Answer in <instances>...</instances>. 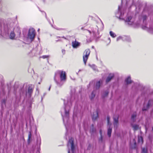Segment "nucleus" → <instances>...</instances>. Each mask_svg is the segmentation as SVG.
<instances>
[{"instance_id":"nucleus-1","label":"nucleus","mask_w":153,"mask_h":153,"mask_svg":"<svg viewBox=\"0 0 153 153\" xmlns=\"http://www.w3.org/2000/svg\"><path fill=\"white\" fill-rule=\"evenodd\" d=\"M128 3L127 0H122L121 4L118 8V18L124 20L126 24L138 27L143 23L142 28L149 33H153V23L148 25L146 24L147 16L142 14L139 17L140 21H135V15L130 11V8H127Z\"/></svg>"},{"instance_id":"nucleus-2","label":"nucleus","mask_w":153,"mask_h":153,"mask_svg":"<svg viewBox=\"0 0 153 153\" xmlns=\"http://www.w3.org/2000/svg\"><path fill=\"white\" fill-rule=\"evenodd\" d=\"M10 32L9 37L11 39H14L20 36V29L18 26L14 27L13 23H4L2 25L0 22V34L7 35Z\"/></svg>"},{"instance_id":"nucleus-3","label":"nucleus","mask_w":153,"mask_h":153,"mask_svg":"<svg viewBox=\"0 0 153 153\" xmlns=\"http://www.w3.org/2000/svg\"><path fill=\"white\" fill-rule=\"evenodd\" d=\"M66 74L65 71H59L55 74L54 79L57 85L60 86L66 80Z\"/></svg>"},{"instance_id":"nucleus-4","label":"nucleus","mask_w":153,"mask_h":153,"mask_svg":"<svg viewBox=\"0 0 153 153\" xmlns=\"http://www.w3.org/2000/svg\"><path fill=\"white\" fill-rule=\"evenodd\" d=\"M66 103L65 102H64V107L62 109L61 111L63 121L65 126V122L67 121L68 118L69 111L70 106L72 104L71 100H68L67 105H66Z\"/></svg>"},{"instance_id":"nucleus-5","label":"nucleus","mask_w":153,"mask_h":153,"mask_svg":"<svg viewBox=\"0 0 153 153\" xmlns=\"http://www.w3.org/2000/svg\"><path fill=\"white\" fill-rule=\"evenodd\" d=\"M153 104V100L150 99L149 100H145L143 104V108L142 109L143 111H144L148 110L152 106Z\"/></svg>"},{"instance_id":"nucleus-6","label":"nucleus","mask_w":153,"mask_h":153,"mask_svg":"<svg viewBox=\"0 0 153 153\" xmlns=\"http://www.w3.org/2000/svg\"><path fill=\"white\" fill-rule=\"evenodd\" d=\"M35 35V33L34 29L33 28H30L27 35V39L30 40V41L31 42L34 39Z\"/></svg>"},{"instance_id":"nucleus-7","label":"nucleus","mask_w":153,"mask_h":153,"mask_svg":"<svg viewBox=\"0 0 153 153\" xmlns=\"http://www.w3.org/2000/svg\"><path fill=\"white\" fill-rule=\"evenodd\" d=\"M67 147L68 148V153H70V148H71L72 153H73L74 152L75 147L73 138H71L69 139L67 144Z\"/></svg>"},{"instance_id":"nucleus-8","label":"nucleus","mask_w":153,"mask_h":153,"mask_svg":"<svg viewBox=\"0 0 153 153\" xmlns=\"http://www.w3.org/2000/svg\"><path fill=\"white\" fill-rule=\"evenodd\" d=\"M90 53V51L89 49H86L83 53V61L85 65H86L87 61L88 58Z\"/></svg>"},{"instance_id":"nucleus-9","label":"nucleus","mask_w":153,"mask_h":153,"mask_svg":"<svg viewBox=\"0 0 153 153\" xmlns=\"http://www.w3.org/2000/svg\"><path fill=\"white\" fill-rule=\"evenodd\" d=\"M89 33L92 35V36H96L99 34L98 28L96 26L94 28H93L92 30V33L91 31L88 30Z\"/></svg>"},{"instance_id":"nucleus-10","label":"nucleus","mask_w":153,"mask_h":153,"mask_svg":"<svg viewBox=\"0 0 153 153\" xmlns=\"http://www.w3.org/2000/svg\"><path fill=\"white\" fill-rule=\"evenodd\" d=\"M110 118L109 117H107V121H108V135L109 137H110L111 136V134L112 131V127H111V124L110 123Z\"/></svg>"},{"instance_id":"nucleus-11","label":"nucleus","mask_w":153,"mask_h":153,"mask_svg":"<svg viewBox=\"0 0 153 153\" xmlns=\"http://www.w3.org/2000/svg\"><path fill=\"white\" fill-rule=\"evenodd\" d=\"M80 43L77 41L75 40V41H73L72 43V45L73 48H77L80 45Z\"/></svg>"},{"instance_id":"nucleus-12","label":"nucleus","mask_w":153,"mask_h":153,"mask_svg":"<svg viewBox=\"0 0 153 153\" xmlns=\"http://www.w3.org/2000/svg\"><path fill=\"white\" fill-rule=\"evenodd\" d=\"M114 76L113 74H110L106 79V82L107 83L109 82L113 77Z\"/></svg>"},{"instance_id":"nucleus-13","label":"nucleus","mask_w":153,"mask_h":153,"mask_svg":"<svg viewBox=\"0 0 153 153\" xmlns=\"http://www.w3.org/2000/svg\"><path fill=\"white\" fill-rule=\"evenodd\" d=\"M98 114L97 111L94 112L92 115V118L93 120H95L98 117Z\"/></svg>"},{"instance_id":"nucleus-14","label":"nucleus","mask_w":153,"mask_h":153,"mask_svg":"<svg viewBox=\"0 0 153 153\" xmlns=\"http://www.w3.org/2000/svg\"><path fill=\"white\" fill-rule=\"evenodd\" d=\"M114 127L116 128L117 127V124H118V117H117V118H115L114 117Z\"/></svg>"},{"instance_id":"nucleus-15","label":"nucleus","mask_w":153,"mask_h":153,"mask_svg":"<svg viewBox=\"0 0 153 153\" xmlns=\"http://www.w3.org/2000/svg\"><path fill=\"white\" fill-rule=\"evenodd\" d=\"M102 83V81L101 80H100L97 82L95 88L97 89L99 88H100V84Z\"/></svg>"},{"instance_id":"nucleus-16","label":"nucleus","mask_w":153,"mask_h":153,"mask_svg":"<svg viewBox=\"0 0 153 153\" xmlns=\"http://www.w3.org/2000/svg\"><path fill=\"white\" fill-rule=\"evenodd\" d=\"M136 113L135 112L133 114L131 115V120L133 122H134L136 120Z\"/></svg>"},{"instance_id":"nucleus-17","label":"nucleus","mask_w":153,"mask_h":153,"mask_svg":"<svg viewBox=\"0 0 153 153\" xmlns=\"http://www.w3.org/2000/svg\"><path fill=\"white\" fill-rule=\"evenodd\" d=\"M126 38V37L125 36H119L117 38V41H118L120 40H122L124 41V39H125Z\"/></svg>"},{"instance_id":"nucleus-18","label":"nucleus","mask_w":153,"mask_h":153,"mask_svg":"<svg viewBox=\"0 0 153 153\" xmlns=\"http://www.w3.org/2000/svg\"><path fill=\"white\" fill-rule=\"evenodd\" d=\"M125 82L127 84L130 83L131 82V78L130 76H128L127 78L125 79Z\"/></svg>"},{"instance_id":"nucleus-19","label":"nucleus","mask_w":153,"mask_h":153,"mask_svg":"<svg viewBox=\"0 0 153 153\" xmlns=\"http://www.w3.org/2000/svg\"><path fill=\"white\" fill-rule=\"evenodd\" d=\"M95 91H93L92 92L91 95L90 96V98L91 100H92L94 98V97H95Z\"/></svg>"},{"instance_id":"nucleus-20","label":"nucleus","mask_w":153,"mask_h":153,"mask_svg":"<svg viewBox=\"0 0 153 153\" xmlns=\"http://www.w3.org/2000/svg\"><path fill=\"white\" fill-rule=\"evenodd\" d=\"M125 36L126 38L124 39V41H127L129 42L131 41V39L129 36Z\"/></svg>"},{"instance_id":"nucleus-21","label":"nucleus","mask_w":153,"mask_h":153,"mask_svg":"<svg viewBox=\"0 0 153 153\" xmlns=\"http://www.w3.org/2000/svg\"><path fill=\"white\" fill-rule=\"evenodd\" d=\"M110 35L113 38H115L116 37V34L112 31H110L109 32Z\"/></svg>"},{"instance_id":"nucleus-22","label":"nucleus","mask_w":153,"mask_h":153,"mask_svg":"<svg viewBox=\"0 0 153 153\" xmlns=\"http://www.w3.org/2000/svg\"><path fill=\"white\" fill-rule=\"evenodd\" d=\"M132 127L133 128L134 130H137L139 128L138 125L136 124L132 125Z\"/></svg>"},{"instance_id":"nucleus-23","label":"nucleus","mask_w":153,"mask_h":153,"mask_svg":"<svg viewBox=\"0 0 153 153\" xmlns=\"http://www.w3.org/2000/svg\"><path fill=\"white\" fill-rule=\"evenodd\" d=\"M89 66L91 68L94 70H96L97 69V67L94 65H91L89 64Z\"/></svg>"},{"instance_id":"nucleus-24","label":"nucleus","mask_w":153,"mask_h":153,"mask_svg":"<svg viewBox=\"0 0 153 153\" xmlns=\"http://www.w3.org/2000/svg\"><path fill=\"white\" fill-rule=\"evenodd\" d=\"M33 89L32 88L29 87L28 89V93L30 94L33 92Z\"/></svg>"},{"instance_id":"nucleus-25","label":"nucleus","mask_w":153,"mask_h":153,"mask_svg":"<svg viewBox=\"0 0 153 153\" xmlns=\"http://www.w3.org/2000/svg\"><path fill=\"white\" fill-rule=\"evenodd\" d=\"M142 153H147V149L146 148H143L142 149Z\"/></svg>"},{"instance_id":"nucleus-26","label":"nucleus","mask_w":153,"mask_h":153,"mask_svg":"<svg viewBox=\"0 0 153 153\" xmlns=\"http://www.w3.org/2000/svg\"><path fill=\"white\" fill-rule=\"evenodd\" d=\"M108 93V91H106L105 92L104 94L102 95L103 97H105L106 96H107Z\"/></svg>"},{"instance_id":"nucleus-27","label":"nucleus","mask_w":153,"mask_h":153,"mask_svg":"<svg viewBox=\"0 0 153 153\" xmlns=\"http://www.w3.org/2000/svg\"><path fill=\"white\" fill-rule=\"evenodd\" d=\"M138 142L140 143V142H142L143 138L141 137H138Z\"/></svg>"},{"instance_id":"nucleus-28","label":"nucleus","mask_w":153,"mask_h":153,"mask_svg":"<svg viewBox=\"0 0 153 153\" xmlns=\"http://www.w3.org/2000/svg\"><path fill=\"white\" fill-rule=\"evenodd\" d=\"M95 131V129H94V128H93V126L92 125V129H91L90 130V131L91 133H93V132H94Z\"/></svg>"},{"instance_id":"nucleus-29","label":"nucleus","mask_w":153,"mask_h":153,"mask_svg":"<svg viewBox=\"0 0 153 153\" xmlns=\"http://www.w3.org/2000/svg\"><path fill=\"white\" fill-rule=\"evenodd\" d=\"M49 56L48 55H44L42 56L41 57L43 59H45L46 58H48Z\"/></svg>"},{"instance_id":"nucleus-30","label":"nucleus","mask_w":153,"mask_h":153,"mask_svg":"<svg viewBox=\"0 0 153 153\" xmlns=\"http://www.w3.org/2000/svg\"><path fill=\"white\" fill-rule=\"evenodd\" d=\"M31 133L30 132L29 133V134H28V140H29L31 137Z\"/></svg>"},{"instance_id":"nucleus-31","label":"nucleus","mask_w":153,"mask_h":153,"mask_svg":"<svg viewBox=\"0 0 153 153\" xmlns=\"http://www.w3.org/2000/svg\"><path fill=\"white\" fill-rule=\"evenodd\" d=\"M100 134L101 136V140H102V136H101V134H102V131H101V130H100Z\"/></svg>"},{"instance_id":"nucleus-32","label":"nucleus","mask_w":153,"mask_h":153,"mask_svg":"<svg viewBox=\"0 0 153 153\" xmlns=\"http://www.w3.org/2000/svg\"><path fill=\"white\" fill-rule=\"evenodd\" d=\"M62 52L63 54H64L65 53V50L64 49L62 50Z\"/></svg>"},{"instance_id":"nucleus-33","label":"nucleus","mask_w":153,"mask_h":153,"mask_svg":"<svg viewBox=\"0 0 153 153\" xmlns=\"http://www.w3.org/2000/svg\"><path fill=\"white\" fill-rule=\"evenodd\" d=\"M63 38L64 39H66V38H65V37H64V36H63V37H57V38Z\"/></svg>"},{"instance_id":"nucleus-34","label":"nucleus","mask_w":153,"mask_h":153,"mask_svg":"<svg viewBox=\"0 0 153 153\" xmlns=\"http://www.w3.org/2000/svg\"><path fill=\"white\" fill-rule=\"evenodd\" d=\"M61 41V39H58L57 40H56V42H57V41Z\"/></svg>"},{"instance_id":"nucleus-35","label":"nucleus","mask_w":153,"mask_h":153,"mask_svg":"<svg viewBox=\"0 0 153 153\" xmlns=\"http://www.w3.org/2000/svg\"><path fill=\"white\" fill-rule=\"evenodd\" d=\"M5 100H3L2 102V104H3V103H5Z\"/></svg>"},{"instance_id":"nucleus-36","label":"nucleus","mask_w":153,"mask_h":153,"mask_svg":"<svg viewBox=\"0 0 153 153\" xmlns=\"http://www.w3.org/2000/svg\"><path fill=\"white\" fill-rule=\"evenodd\" d=\"M36 153H40L39 151L38 150L36 152Z\"/></svg>"},{"instance_id":"nucleus-37","label":"nucleus","mask_w":153,"mask_h":153,"mask_svg":"<svg viewBox=\"0 0 153 153\" xmlns=\"http://www.w3.org/2000/svg\"><path fill=\"white\" fill-rule=\"evenodd\" d=\"M35 51V49H34L33 50H32V53H33V52H34V51Z\"/></svg>"},{"instance_id":"nucleus-38","label":"nucleus","mask_w":153,"mask_h":153,"mask_svg":"<svg viewBox=\"0 0 153 153\" xmlns=\"http://www.w3.org/2000/svg\"><path fill=\"white\" fill-rule=\"evenodd\" d=\"M54 27L55 28V29H57V30H59V29L58 28H56V27Z\"/></svg>"},{"instance_id":"nucleus-39","label":"nucleus","mask_w":153,"mask_h":153,"mask_svg":"<svg viewBox=\"0 0 153 153\" xmlns=\"http://www.w3.org/2000/svg\"><path fill=\"white\" fill-rule=\"evenodd\" d=\"M108 40H109V41H110H110H111V40H110V38H108Z\"/></svg>"},{"instance_id":"nucleus-40","label":"nucleus","mask_w":153,"mask_h":153,"mask_svg":"<svg viewBox=\"0 0 153 153\" xmlns=\"http://www.w3.org/2000/svg\"><path fill=\"white\" fill-rule=\"evenodd\" d=\"M91 84H92V83L90 82V84H89V85H91Z\"/></svg>"},{"instance_id":"nucleus-41","label":"nucleus","mask_w":153,"mask_h":153,"mask_svg":"<svg viewBox=\"0 0 153 153\" xmlns=\"http://www.w3.org/2000/svg\"><path fill=\"white\" fill-rule=\"evenodd\" d=\"M50 88H51V86L50 87H49V89H48L49 91H50Z\"/></svg>"},{"instance_id":"nucleus-42","label":"nucleus","mask_w":153,"mask_h":153,"mask_svg":"<svg viewBox=\"0 0 153 153\" xmlns=\"http://www.w3.org/2000/svg\"><path fill=\"white\" fill-rule=\"evenodd\" d=\"M39 30H40V29H39L38 30V32H39Z\"/></svg>"},{"instance_id":"nucleus-43","label":"nucleus","mask_w":153,"mask_h":153,"mask_svg":"<svg viewBox=\"0 0 153 153\" xmlns=\"http://www.w3.org/2000/svg\"><path fill=\"white\" fill-rule=\"evenodd\" d=\"M38 83H39V84H40V82H39Z\"/></svg>"},{"instance_id":"nucleus-44","label":"nucleus","mask_w":153,"mask_h":153,"mask_svg":"<svg viewBox=\"0 0 153 153\" xmlns=\"http://www.w3.org/2000/svg\"><path fill=\"white\" fill-rule=\"evenodd\" d=\"M66 139H67V137H66Z\"/></svg>"}]
</instances>
